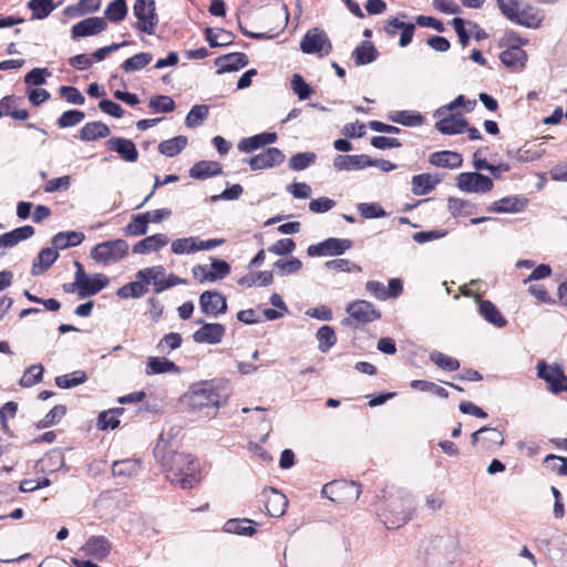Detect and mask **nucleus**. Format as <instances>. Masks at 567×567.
Listing matches in <instances>:
<instances>
[{"label":"nucleus","instance_id":"f257e3e1","mask_svg":"<svg viewBox=\"0 0 567 567\" xmlns=\"http://www.w3.org/2000/svg\"><path fill=\"white\" fill-rule=\"evenodd\" d=\"M153 453L165 478L172 485L190 489L200 482L199 461L192 454L176 452L163 434H161Z\"/></svg>","mask_w":567,"mask_h":567},{"label":"nucleus","instance_id":"f03ea898","mask_svg":"<svg viewBox=\"0 0 567 567\" xmlns=\"http://www.w3.org/2000/svg\"><path fill=\"white\" fill-rule=\"evenodd\" d=\"M231 394L227 380H209L193 386L189 395V405L193 409L213 406L218 410L225 405Z\"/></svg>","mask_w":567,"mask_h":567},{"label":"nucleus","instance_id":"7ed1b4c3","mask_svg":"<svg viewBox=\"0 0 567 567\" xmlns=\"http://www.w3.org/2000/svg\"><path fill=\"white\" fill-rule=\"evenodd\" d=\"M414 511L413 498L408 494L398 493L385 501V506L378 515L388 529H395L406 524Z\"/></svg>","mask_w":567,"mask_h":567},{"label":"nucleus","instance_id":"20e7f679","mask_svg":"<svg viewBox=\"0 0 567 567\" xmlns=\"http://www.w3.org/2000/svg\"><path fill=\"white\" fill-rule=\"evenodd\" d=\"M130 246L126 240L117 238L95 245L90 252L91 258L100 265L107 266L124 259Z\"/></svg>","mask_w":567,"mask_h":567},{"label":"nucleus","instance_id":"39448f33","mask_svg":"<svg viewBox=\"0 0 567 567\" xmlns=\"http://www.w3.org/2000/svg\"><path fill=\"white\" fill-rule=\"evenodd\" d=\"M361 494L360 486L353 481H333L322 487V495L340 504H352Z\"/></svg>","mask_w":567,"mask_h":567},{"label":"nucleus","instance_id":"423d86ee","mask_svg":"<svg viewBox=\"0 0 567 567\" xmlns=\"http://www.w3.org/2000/svg\"><path fill=\"white\" fill-rule=\"evenodd\" d=\"M300 50L305 54L327 56L332 51V43L328 34L320 28L309 29L300 41Z\"/></svg>","mask_w":567,"mask_h":567},{"label":"nucleus","instance_id":"0eeeda50","mask_svg":"<svg viewBox=\"0 0 567 567\" xmlns=\"http://www.w3.org/2000/svg\"><path fill=\"white\" fill-rule=\"evenodd\" d=\"M133 14L137 19L135 28L150 35L155 33L158 24L155 0H135Z\"/></svg>","mask_w":567,"mask_h":567},{"label":"nucleus","instance_id":"6e6552de","mask_svg":"<svg viewBox=\"0 0 567 567\" xmlns=\"http://www.w3.org/2000/svg\"><path fill=\"white\" fill-rule=\"evenodd\" d=\"M456 186L465 193H487L492 190L494 183L491 177L481 173L464 172L457 175Z\"/></svg>","mask_w":567,"mask_h":567},{"label":"nucleus","instance_id":"1a4fd4ad","mask_svg":"<svg viewBox=\"0 0 567 567\" xmlns=\"http://www.w3.org/2000/svg\"><path fill=\"white\" fill-rule=\"evenodd\" d=\"M537 375L549 384L551 393L567 392V377L560 365H548L545 361H539Z\"/></svg>","mask_w":567,"mask_h":567},{"label":"nucleus","instance_id":"9d476101","mask_svg":"<svg viewBox=\"0 0 567 567\" xmlns=\"http://www.w3.org/2000/svg\"><path fill=\"white\" fill-rule=\"evenodd\" d=\"M352 247V240L347 238H327L307 248L309 257L340 256Z\"/></svg>","mask_w":567,"mask_h":567},{"label":"nucleus","instance_id":"9b49d317","mask_svg":"<svg viewBox=\"0 0 567 567\" xmlns=\"http://www.w3.org/2000/svg\"><path fill=\"white\" fill-rule=\"evenodd\" d=\"M434 117L439 118L435 123V128L441 134H444V135L461 134L468 126V122L462 113L446 112L444 114H436V112H435Z\"/></svg>","mask_w":567,"mask_h":567},{"label":"nucleus","instance_id":"f8f14e48","mask_svg":"<svg viewBox=\"0 0 567 567\" xmlns=\"http://www.w3.org/2000/svg\"><path fill=\"white\" fill-rule=\"evenodd\" d=\"M285 154L277 147H269L265 152L246 159L251 171L272 168L284 163Z\"/></svg>","mask_w":567,"mask_h":567},{"label":"nucleus","instance_id":"ddd939ff","mask_svg":"<svg viewBox=\"0 0 567 567\" xmlns=\"http://www.w3.org/2000/svg\"><path fill=\"white\" fill-rule=\"evenodd\" d=\"M199 308L206 316L216 318L227 311V301L220 292L206 290L199 296Z\"/></svg>","mask_w":567,"mask_h":567},{"label":"nucleus","instance_id":"4468645a","mask_svg":"<svg viewBox=\"0 0 567 567\" xmlns=\"http://www.w3.org/2000/svg\"><path fill=\"white\" fill-rule=\"evenodd\" d=\"M196 323L202 324V327L193 333V340L196 343L217 344L226 333V328L221 323H206L200 319L197 320Z\"/></svg>","mask_w":567,"mask_h":567},{"label":"nucleus","instance_id":"2eb2a0df","mask_svg":"<svg viewBox=\"0 0 567 567\" xmlns=\"http://www.w3.org/2000/svg\"><path fill=\"white\" fill-rule=\"evenodd\" d=\"M347 312L360 323H369L381 318V312L367 300H355L347 306Z\"/></svg>","mask_w":567,"mask_h":567},{"label":"nucleus","instance_id":"dca6fc26","mask_svg":"<svg viewBox=\"0 0 567 567\" xmlns=\"http://www.w3.org/2000/svg\"><path fill=\"white\" fill-rule=\"evenodd\" d=\"M267 514L271 517H280L288 507L287 497L274 487H266L261 492Z\"/></svg>","mask_w":567,"mask_h":567},{"label":"nucleus","instance_id":"f3484780","mask_svg":"<svg viewBox=\"0 0 567 567\" xmlns=\"http://www.w3.org/2000/svg\"><path fill=\"white\" fill-rule=\"evenodd\" d=\"M148 286L144 270L140 269L135 274V280L120 287L116 291V296L121 299H137L147 293Z\"/></svg>","mask_w":567,"mask_h":567},{"label":"nucleus","instance_id":"a211bd4d","mask_svg":"<svg viewBox=\"0 0 567 567\" xmlns=\"http://www.w3.org/2000/svg\"><path fill=\"white\" fill-rule=\"evenodd\" d=\"M106 147L127 163H134L138 158V151L132 140L114 136L106 141Z\"/></svg>","mask_w":567,"mask_h":567},{"label":"nucleus","instance_id":"6ab92c4d","mask_svg":"<svg viewBox=\"0 0 567 567\" xmlns=\"http://www.w3.org/2000/svg\"><path fill=\"white\" fill-rule=\"evenodd\" d=\"M106 28L107 23L104 18H86L72 27V39L95 35L103 32Z\"/></svg>","mask_w":567,"mask_h":567},{"label":"nucleus","instance_id":"aec40b11","mask_svg":"<svg viewBox=\"0 0 567 567\" xmlns=\"http://www.w3.org/2000/svg\"><path fill=\"white\" fill-rule=\"evenodd\" d=\"M528 205V199L523 196H506L494 202L487 209L499 214L522 213Z\"/></svg>","mask_w":567,"mask_h":567},{"label":"nucleus","instance_id":"412c9836","mask_svg":"<svg viewBox=\"0 0 567 567\" xmlns=\"http://www.w3.org/2000/svg\"><path fill=\"white\" fill-rule=\"evenodd\" d=\"M499 60L507 69L520 72L526 66L528 54L523 48H506L499 53Z\"/></svg>","mask_w":567,"mask_h":567},{"label":"nucleus","instance_id":"4be33fe9","mask_svg":"<svg viewBox=\"0 0 567 567\" xmlns=\"http://www.w3.org/2000/svg\"><path fill=\"white\" fill-rule=\"evenodd\" d=\"M249 63L248 56L243 52H233L218 56L215 65L218 68L217 73L236 72L245 68Z\"/></svg>","mask_w":567,"mask_h":567},{"label":"nucleus","instance_id":"5701e85b","mask_svg":"<svg viewBox=\"0 0 567 567\" xmlns=\"http://www.w3.org/2000/svg\"><path fill=\"white\" fill-rule=\"evenodd\" d=\"M278 136L274 132H262L240 140L238 143V150L243 153H252L260 147L274 144Z\"/></svg>","mask_w":567,"mask_h":567},{"label":"nucleus","instance_id":"b1692460","mask_svg":"<svg viewBox=\"0 0 567 567\" xmlns=\"http://www.w3.org/2000/svg\"><path fill=\"white\" fill-rule=\"evenodd\" d=\"M544 19L545 14L543 10L532 4H525L523 8H519L515 23L529 29H538Z\"/></svg>","mask_w":567,"mask_h":567},{"label":"nucleus","instance_id":"393cba45","mask_svg":"<svg viewBox=\"0 0 567 567\" xmlns=\"http://www.w3.org/2000/svg\"><path fill=\"white\" fill-rule=\"evenodd\" d=\"M429 163L436 167L455 169L462 166L463 157L453 151H439L429 156Z\"/></svg>","mask_w":567,"mask_h":567},{"label":"nucleus","instance_id":"a878e982","mask_svg":"<svg viewBox=\"0 0 567 567\" xmlns=\"http://www.w3.org/2000/svg\"><path fill=\"white\" fill-rule=\"evenodd\" d=\"M169 239L165 234H155L147 236L137 241L133 246V252L138 255H146L158 251L168 244Z\"/></svg>","mask_w":567,"mask_h":567},{"label":"nucleus","instance_id":"bb28decb","mask_svg":"<svg viewBox=\"0 0 567 567\" xmlns=\"http://www.w3.org/2000/svg\"><path fill=\"white\" fill-rule=\"evenodd\" d=\"M192 178L206 179L223 174V166L216 161H199L188 171Z\"/></svg>","mask_w":567,"mask_h":567},{"label":"nucleus","instance_id":"cd10ccee","mask_svg":"<svg viewBox=\"0 0 567 567\" xmlns=\"http://www.w3.org/2000/svg\"><path fill=\"white\" fill-rule=\"evenodd\" d=\"M368 155H337L333 166L338 171H359L369 167Z\"/></svg>","mask_w":567,"mask_h":567},{"label":"nucleus","instance_id":"c85d7f7f","mask_svg":"<svg viewBox=\"0 0 567 567\" xmlns=\"http://www.w3.org/2000/svg\"><path fill=\"white\" fill-rule=\"evenodd\" d=\"M111 548V543L104 536H91L83 546L85 553L97 560L104 559L110 554Z\"/></svg>","mask_w":567,"mask_h":567},{"label":"nucleus","instance_id":"c756f323","mask_svg":"<svg viewBox=\"0 0 567 567\" xmlns=\"http://www.w3.org/2000/svg\"><path fill=\"white\" fill-rule=\"evenodd\" d=\"M441 183V178L436 175L429 173L419 174L412 177V193L416 196H423L430 194L437 184Z\"/></svg>","mask_w":567,"mask_h":567},{"label":"nucleus","instance_id":"7c9ffc66","mask_svg":"<svg viewBox=\"0 0 567 567\" xmlns=\"http://www.w3.org/2000/svg\"><path fill=\"white\" fill-rule=\"evenodd\" d=\"M110 280L104 274H94L92 277H87L81 286V290L78 291V296L81 299L95 296L105 287H107Z\"/></svg>","mask_w":567,"mask_h":567},{"label":"nucleus","instance_id":"2f4dec72","mask_svg":"<svg viewBox=\"0 0 567 567\" xmlns=\"http://www.w3.org/2000/svg\"><path fill=\"white\" fill-rule=\"evenodd\" d=\"M179 371L181 369L178 365L164 357H150L145 368L146 375L179 373Z\"/></svg>","mask_w":567,"mask_h":567},{"label":"nucleus","instance_id":"473e14b6","mask_svg":"<svg viewBox=\"0 0 567 567\" xmlns=\"http://www.w3.org/2000/svg\"><path fill=\"white\" fill-rule=\"evenodd\" d=\"M59 258L58 250L53 247L42 248L32 262L31 274L39 276L47 271Z\"/></svg>","mask_w":567,"mask_h":567},{"label":"nucleus","instance_id":"72a5a7b5","mask_svg":"<svg viewBox=\"0 0 567 567\" xmlns=\"http://www.w3.org/2000/svg\"><path fill=\"white\" fill-rule=\"evenodd\" d=\"M478 312L488 323L497 328H503L507 324V320L489 300H480Z\"/></svg>","mask_w":567,"mask_h":567},{"label":"nucleus","instance_id":"f704fd0d","mask_svg":"<svg viewBox=\"0 0 567 567\" xmlns=\"http://www.w3.org/2000/svg\"><path fill=\"white\" fill-rule=\"evenodd\" d=\"M84 238L85 236L81 231H60L52 237L51 244L56 250H60L79 246L83 243Z\"/></svg>","mask_w":567,"mask_h":567},{"label":"nucleus","instance_id":"c9c22d12","mask_svg":"<svg viewBox=\"0 0 567 567\" xmlns=\"http://www.w3.org/2000/svg\"><path fill=\"white\" fill-rule=\"evenodd\" d=\"M111 134L110 127L100 122H89L80 131V140L84 142H92L99 138H104Z\"/></svg>","mask_w":567,"mask_h":567},{"label":"nucleus","instance_id":"e433bc0d","mask_svg":"<svg viewBox=\"0 0 567 567\" xmlns=\"http://www.w3.org/2000/svg\"><path fill=\"white\" fill-rule=\"evenodd\" d=\"M150 218V212L133 215L130 223L123 229L124 234L131 237L145 235L148 230Z\"/></svg>","mask_w":567,"mask_h":567},{"label":"nucleus","instance_id":"4c0bfd02","mask_svg":"<svg viewBox=\"0 0 567 567\" xmlns=\"http://www.w3.org/2000/svg\"><path fill=\"white\" fill-rule=\"evenodd\" d=\"M357 65H365L377 60L379 53L371 41L364 40L352 52Z\"/></svg>","mask_w":567,"mask_h":567},{"label":"nucleus","instance_id":"58836bf2","mask_svg":"<svg viewBox=\"0 0 567 567\" xmlns=\"http://www.w3.org/2000/svg\"><path fill=\"white\" fill-rule=\"evenodd\" d=\"M205 39L210 48L227 47L234 42L235 34L225 29H213L208 27L205 29Z\"/></svg>","mask_w":567,"mask_h":567},{"label":"nucleus","instance_id":"ea45409f","mask_svg":"<svg viewBox=\"0 0 567 567\" xmlns=\"http://www.w3.org/2000/svg\"><path fill=\"white\" fill-rule=\"evenodd\" d=\"M256 522L249 518H230L224 525V530L230 534L252 536L256 533Z\"/></svg>","mask_w":567,"mask_h":567},{"label":"nucleus","instance_id":"a19ab883","mask_svg":"<svg viewBox=\"0 0 567 567\" xmlns=\"http://www.w3.org/2000/svg\"><path fill=\"white\" fill-rule=\"evenodd\" d=\"M188 140L184 135H178L165 140L158 144V152L167 157H174L182 153L187 146Z\"/></svg>","mask_w":567,"mask_h":567},{"label":"nucleus","instance_id":"79ce46f5","mask_svg":"<svg viewBox=\"0 0 567 567\" xmlns=\"http://www.w3.org/2000/svg\"><path fill=\"white\" fill-rule=\"evenodd\" d=\"M123 413V408H115L101 412L97 416V429L102 431L116 429L120 425V415Z\"/></svg>","mask_w":567,"mask_h":567},{"label":"nucleus","instance_id":"37998d69","mask_svg":"<svg viewBox=\"0 0 567 567\" xmlns=\"http://www.w3.org/2000/svg\"><path fill=\"white\" fill-rule=\"evenodd\" d=\"M504 435L499 430L485 426V432L482 437V451L495 452L498 447L504 445Z\"/></svg>","mask_w":567,"mask_h":567},{"label":"nucleus","instance_id":"c03bdc74","mask_svg":"<svg viewBox=\"0 0 567 567\" xmlns=\"http://www.w3.org/2000/svg\"><path fill=\"white\" fill-rule=\"evenodd\" d=\"M86 380V372L83 370H76L71 373L55 377L54 382L60 389H71L85 383Z\"/></svg>","mask_w":567,"mask_h":567},{"label":"nucleus","instance_id":"a18cd8bd","mask_svg":"<svg viewBox=\"0 0 567 567\" xmlns=\"http://www.w3.org/2000/svg\"><path fill=\"white\" fill-rule=\"evenodd\" d=\"M140 471V462L132 458L115 461L112 464V474L114 476L131 477L136 475Z\"/></svg>","mask_w":567,"mask_h":567},{"label":"nucleus","instance_id":"49530a36","mask_svg":"<svg viewBox=\"0 0 567 567\" xmlns=\"http://www.w3.org/2000/svg\"><path fill=\"white\" fill-rule=\"evenodd\" d=\"M145 276L147 277L148 285L153 284L154 293H161L164 289H159V287L165 285V280L167 279L166 270L163 266H152L143 268Z\"/></svg>","mask_w":567,"mask_h":567},{"label":"nucleus","instance_id":"de8ad7c7","mask_svg":"<svg viewBox=\"0 0 567 567\" xmlns=\"http://www.w3.org/2000/svg\"><path fill=\"white\" fill-rule=\"evenodd\" d=\"M152 60L153 55L150 52L136 53L122 63V69L126 73L136 72L150 64Z\"/></svg>","mask_w":567,"mask_h":567},{"label":"nucleus","instance_id":"09e8293b","mask_svg":"<svg viewBox=\"0 0 567 567\" xmlns=\"http://www.w3.org/2000/svg\"><path fill=\"white\" fill-rule=\"evenodd\" d=\"M316 338L318 340V349L322 353L328 352L337 342V336L331 326L320 327L316 333Z\"/></svg>","mask_w":567,"mask_h":567},{"label":"nucleus","instance_id":"8fccbe9b","mask_svg":"<svg viewBox=\"0 0 567 567\" xmlns=\"http://www.w3.org/2000/svg\"><path fill=\"white\" fill-rule=\"evenodd\" d=\"M28 8L32 11V19L42 20L55 8L53 0H29Z\"/></svg>","mask_w":567,"mask_h":567},{"label":"nucleus","instance_id":"3c124183","mask_svg":"<svg viewBox=\"0 0 567 567\" xmlns=\"http://www.w3.org/2000/svg\"><path fill=\"white\" fill-rule=\"evenodd\" d=\"M127 14V4L125 0H113L104 11L105 18L111 22H121Z\"/></svg>","mask_w":567,"mask_h":567},{"label":"nucleus","instance_id":"603ef678","mask_svg":"<svg viewBox=\"0 0 567 567\" xmlns=\"http://www.w3.org/2000/svg\"><path fill=\"white\" fill-rule=\"evenodd\" d=\"M209 114V107L205 104L194 105L185 118V125L189 128L199 126Z\"/></svg>","mask_w":567,"mask_h":567},{"label":"nucleus","instance_id":"864d4df0","mask_svg":"<svg viewBox=\"0 0 567 567\" xmlns=\"http://www.w3.org/2000/svg\"><path fill=\"white\" fill-rule=\"evenodd\" d=\"M197 237H183L172 241L171 250L175 255H190L197 252Z\"/></svg>","mask_w":567,"mask_h":567},{"label":"nucleus","instance_id":"5fc2aeb1","mask_svg":"<svg viewBox=\"0 0 567 567\" xmlns=\"http://www.w3.org/2000/svg\"><path fill=\"white\" fill-rule=\"evenodd\" d=\"M302 268V262L297 257L280 258L274 264V269L280 276H288L298 272Z\"/></svg>","mask_w":567,"mask_h":567},{"label":"nucleus","instance_id":"6e6d98bb","mask_svg":"<svg viewBox=\"0 0 567 567\" xmlns=\"http://www.w3.org/2000/svg\"><path fill=\"white\" fill-rule=\"evenodd\" d=\"M449 212L452 216L470 215L476 209V205L470 200L450 197L447 200Z\"/></svg>","mask_w":567,"mask_h":567},{"label":"nucleus","instance_id":"4d7b16f0","mask_svg":"<svg viewBox=\"0 0 567 567\" xmlns=\"http://www.w3.org/2000/svg\"><path fill=\"white\" fill-rule=\"evenodd\" d=\"M317 159V155L313 152L297 153L289 159V168L295 172H300L308 168Z\"/></svg>","mask_w":567,"mask_h":567},{"label":"nucleus","instance_id":"13d9d810","mask_svg":"<svg viewBox=\"0 0 567 567\" xmlns=\"http://www.w3.org/2000/svg\"><path fill=\"white\" fill-rule=\"evenodd\" d=\"M430 360L439 368L449 372H453L460 369V361L457 359L449 357L445 353L436 350L430 353Z\"/></svg>","mask_w":567,"mask_h":567},{"label":"nucleus","instance_id":"bf43d9fd","mask_svg":"<svg viewBox=\"0 0 567 567\" xmlns=\"http://www.w3.org/2000/svg\"><path fill=\"white\" fill-rule=\"evenodd\" d=\"M210 260H212V264H210L209 271H212V272L207 274L204 277V279H209V281H216L219 279H224L226 276L229 275L230 266L228 262H226L223 259H218V258H214V257H212Z\"/></svg>","mask_w":567,"mask_h":567},{"label":"nucleus","instance_id":"052dcab7","mask_svg":"<svg viewBox=\"0 0 567 567\" xmlns=\"http://www.w3.org/2000/svg\"><path fill=\"white\" fill-rule=\"evenodd\" d=\"M324 267L329 270L341 272H361L362 268L350 259L338 258L324 262Z\"/></svg>","mask_w":567,"mask_h":567},{"label":"nucleus","instance_id":"680f3d73","mask_svg":"<svg viewBox=\"0 0 567 567\" xmlns=\"http://www.w3.org/2000/svg\"><path fill=\"white\" fill-rule=\"evenodd\" d=\"M43 367L41 364H32L23 373L19 384L23 388H30L42 380Z\"/></svg>","mask_w":567,"mask_h":567},{"label":"nucleus","instance_id":"e2e57ef3","mask_svg":"<svg viewBox=\"0 0 567 567\" xmlns=\"http://www.w3.org/2000/svg\"><path fill=\"white\" fill-rule=\"evenodd\" d=\"M411 388L422 392H431L443 399L449 396V392L445 388L426 380H413L411 382Z\"/></svg>","mask_w":567,"mask_h":567},{"label":"nucleus","instance_id":"0e129e2a","mask_svg":"<svg viewBox=\"0 0 567 567\" xmlns=\"http://www.w3.org/2000/svg\"><path fill=\"white\" fill-rule=\"evenodd\" d=\"M148 106L157 113H171L175 110L176 104L168 95H155L150 100Z\"/></svg>","mask_w":567,"mask_h":567},{"label":"nucleus","instance_id":"69168bd1","mask_svg":"<svg viewBox=\"0 0 567 567\" xmlns=\"http://www.w3.org/2000/svg\"><path fill=\"white\" fill-rule=\"evenodd\" d=\"M85 117L84 112L79 110H69L63 112L56 121L60 128L72 127L80 124Z\"/></svg>","mask_w":567,"mask_h":567},{"label":"nucleus","instance_id":"338daca9","mask_svg":"<svg viewBox=\"0 0 567 567\" xmlns=\"http://www.w3.org/2000/svg\"><path fill=\"white\" fill-rule=\"evenodd\" d=\"M66 413L65 405L58 404L53 406L45 416L39 421L38 427L45 429L56 424Z\"/></svg>","mask_w":567,"mask_h":567},{"label":"nucleus","instance_id":"774afa93","mask_svg":"<svg viewBox=\"0 0 567 567\" xmlns=\"http://www.w3.org/2000/svg\"><path fill=\"white\" fill-rule=\"evenodd\" d=\"M551 472L559 476H567V457L548 454L545 460Z\"/></svg>","mask_w":567,"mask_h":567}]
</instances>
